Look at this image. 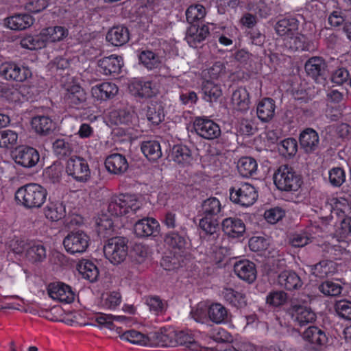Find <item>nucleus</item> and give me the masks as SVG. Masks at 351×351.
I'll return each instance as SVG.
<instances>
[{"instance_id":"23","label":"nucleus","mask_w":351,"mask_h":351,"mask_svg":"<svg viewBox=\"0 0 351 351\" xmlns=\"http://www.w3.org/2000/svg\"><path fill=\"white\" fill-rule=\"evenodd\" d=\"M301 147L306 153L311 154L318 149L319 138L318 133L312 128H306L300 134Z\"/></svg>"},{"instance_id":"61","label":"nucleus","mask_w":351,"mask_h":351,"mask_svg":"<svg viewBox=\"0 0 351 351\" xmlns=\"http://www.w3.org/2000/svg\"><path fill=\"white\" fill-rule=\"evenodd\" d=\"M110 215L106 212H104L101 217L97 221L99 234H103L104 236L110 234L113 231V221L110 217Z\"/></svg>"},{"instance_id":"55","label":"nucleus","mask_w":351,"mask_h":351,"mask_svg":"<svg viewBox=\"0 0 351 351\" xmlns=\"http://www.w3.org/2000/svg\"><path fill=\"white\" fill-rule=\"evenodd\" d=\"M146 116L153 125H159L165 119L163 107L160 104H152L147 107Z\"/></svg>"},{"instance_id":"42","label":"nucleus","mask_w":351,"mask_h":351,"mask_svg":"<svg viewBox=\"0 0 351 351\" xmlns=\"http://www.w3.org/2000/svg\"><path fill=\"white\" fill-rule=\"evenodd\" d=\"M77 270L82 277L90 282H94L99 276V270L90 261L83 260L77 265Z\"/></svg>"},{"instance_id":"40","label":"nucleus","mask_w":351,"mask_h":351,"mask_svg":"<svg viewBox=\"0 0 351 351\" xmlns=\"http://www.w3.org/2000/svg\"><path fill=\"white\" fill-rule=\"evenodd\" d=\"M202 92L203 99L210 103L216 102L222 95L220 86L209 80L203 83Z\"/></svg>"},{"instance_id":"33","label":"nucleus","mask_w":351,"mask_h":351,"mask_svg":"<svg viewBox=\"0 0 351 351\" xmlns=\"http://www.w3.org/2000/svg\"><path fill=\"white\" fill-rule=\"evenodd\" d=\"M231 102L237 110L247 111L250 104L249 93L245 88L239 87L233 92Z\"/></svg>"},{"instance_id":"6","label":"nucleus","mask_w":351,"mask_h":351,"mask_svg":"<svg viewBox=\"0 0 351 351\" xmlns=\"http://www.w3.org/2000/svg\"><path fill=\"white\" fill-rule=\"evenodd\" d=\"M63 245L69 254H82L90 245V237L82 230L71 231L64 239Z\"/></svg>"},{"instance_id":"45","label":"nucleus","mask_w":351,"mask_h":351,"mask_svg":"<svg viewBox=\"0 0 351 351\" xmlns=\"http://www.w3.org/2000/svg\"><path fill=\"white\" fill-rule=\"evenodd\" d=\"M171 159L178 164H189L192 160L191 151L184 145H174L171 149Z\"/></svg>"},{"instance_id":"17","label":"nucleus","mask_w":351,"mask_h":351,"mask_svg":"<svg viewBox=\"0 0 351 351\" xmlns=\"http://www.w3.org/2000/svg\"><path fill=\"white\" fill-rule=\"evenodd\" d=\"M134 230L138 237H155L159 234L160 224L152 217H145L135 223Z\"/></svg>"},{"instance_id":"56","label":"nucleus","mask_w":351,"mask_h":351,"mask_svg":"<svg viewBox=\"0 0 351 351\" xmlns=\"http://www.w3.org/2000/svg\"><path fill=\"white\" fill-rule=\"evenodd\" d=\"M247 8L258 19H266L271 14V7L263 0L249 3Z\"/></svg>"},{"instance_id":"27","label":"nucleus","mask_w":351,"mask_h":351,"mask_svg":"<svg viewBox=\"0 0 351 351\" xmlns=\"http://www.w3.org/2000/svg\"><path fill=\"white\" fill-rule=\"evenodd\" d=\"M278 285L287 291L298 289L302 287V282L300 276L293 271L285 270L278 276Z\"/></svg>"},{"instance_id":"26","label":"nucleus","mask_w":351,"mask_h":351,"mask_svg":"<svg viewBox=\"0 0 351 351\" xmlns=\"http://www.w3.org/2000/svg\"><path fill=\"white\" fill-rule=\"evenodd\" d=\"M222 229L230 237L238 238L245 232V225L243 220L237 217L226 218L222 221Z\"/></svg>"},{"instance_id":"11","label":"nucleus","mask_w":351,"mask_h":351,"mask_svg":"<svg viewBox=\"0 0 351 351\" xmlns=\"http://www.w3.org/2000/svg\"><path fill=\"white\" fill-rule=\"evenodd\" d=\"M306 75L317 82L325 80L328 73L326 60L321 56L310 58L304 64Z\"/></svg>"},{"instance_id":"34","label":"nucleus","mask_w":351,"mask_h":351,"mask_svg":"<svg viewBox=\"0 0 351 351\" xmlns=\"http://www.w3.org/2000/svg\"><path fill=\"white\" fill-rule=\"evenodd\" d=\"M47 219L51 221H58L66 216V208L62 202H49L44 208Z\"/></svg>"},{"instance_id":"20","label":"nucleus","mask_w":351,"mask_h":351,"mask_svg":"<svg viewBox=\"0 0 351 351\" xmlns=\"http://www.w3.org/2000/svg\"><path fill=\"white\" fill-rule=\"evenodd\" d=\"M123 64L121 56L111 55L98 61V71L105 75L118 74L121 71Z\"/></svg>"},{"instance_id":"53","label":"nucleus","mask_w":351,"mask_h":351,"mask_svg":"<svg viewBox=\"0 0 351 351\" xmlns=\"http://www.w3.org/2000/svg\"><path fill=\"white\" fill-rule=\"evenodd\" d=\"M278 149L281 155L286 158H291L298 151V142L293 138H288L278 145Z\"/></svg>"},{"instance_id":"32","label":"nucleus","mask_w":351,"mask_h":351,"mask_svg":"<svg viewBox=\"0 0 351 351\" xmlns=\"http://www.w3.org/2000/svg\"><path fill=\"white\" fill-rule=\"evenodd\" d=\"M130 39L129 31L124 26L111 28L106 35V40L114 46H122Z\"/></svg>"},{"instance_id":"19","label":"nucleus","mask_w":351,"mask_h":351,"mask_svg":"<svg viewBox=\"0 0 351 351\" xmlns=\"http://www.w3.org/2000/svg\"><path fill=\"white\" fill-rule=\"evenodd\" d=\"M64 99L70 107L80 108L86 101V94L80 86L74 84L66 88Z\"/></svg>"},{"instance_id":"59","label":"nucleus","mask_w":351,"mask_h":351,"mask_svg":"<svg viewBox=\"0 0 351 351\" xmlns=\"http://www.w3.org/2000/svg\"><path fill=\"white\" fill-rule=\"evenodd\" d=\"M288 299L287 294L283 291H274L268 293L266 302L270 306L278 307L286 303Z\"/></svg>"},{"instance_id":"58","label":"nucleus","mask_w":351,"mask_h":351,"mask_svg":"<svg viewBox=\"0 0 351 351\" xmlns=\"http://www.w3.org/2000/svg\"><path fill=\"white\" fill-rule=\"evenodd\" d=\"M350 78L351 74L348 69L344 66L337 67L331 74L332 82L338 85L348 84Z\"/></svg>"},{"instance_id":"3","label":"nucleus","mask_w":351,"mask_h":351,"mask_svg":"<svg viewBox=\"0 0 351 351\" xmlns=\"http://www.w3.org/2000/svg\"><path fill=\"white\" fill-rule=\"evenodd\" d=\"M141 204L134 195L120 194L113 195L108 199L103 208L112 217H121L130 213H136L140 208Z\"/></svg>"},{"instance_id":"31","label":"nucleus","mask_w":351,"mask_h":351,"mask_svg":"<svg viewBox=\"0 0 351 351\" xmlns=\"http://www.w3.org/2000/svg\"><path fill=\"white\" fill-rule=\"evenodd\" d=\"M118 87L113 83L104 82L94 86L91 88L92 95L97 99L106 100L115 96Z\"/></svg>"},{"instance_id":"62","label":"nucleus","mask_w":351,"mask_h":351,"mask_svg":"<svg viewBox=\"0 0 351 351\" xmlns=\"http://www.w3.org/2000/svg\"><path fill=\"white\" fill-rule=\"evenodd\" d=\"M111 117L114 119L115 124L129 125L132 123L134 114L126 109H119L111 113Z\"/></svg>"},{"instance_id":"15","label":"nucleus","mask_w":351,"mask_h":351,"mask_svg":"<svg viewBox=\"0 0 351 351\" xmlns=\"http://www.w3.org/2000/svg\"><path fill=\"white\" fill-rule=\"evenodd\" d=\"M176 330L172 328H162L150 333L151 347H176Z\"/></svg>"},{"instance_id":"1","label":"nucleus","mask_w":351,"mask_h":351,"mask_svg":"<svg viewBox=\"0 0 351 351\" xmlns=\"http://www.w3.org/2000/svg\"><path fill=\"white\" fill-rule=\"evenodd\" d=\"M221 210V204L215 197L203 200L197 208V216L201 217L199 226L208 234V240L210 241H215L219 237V217Z\"/></svg>"},{"instance_id":"8","label":"nucleus","mask_w":351,"mask_h":351,"mask_svg":"<svg viewBox=\"0 0 351 351\" xmlns=\"http://www.w3.org/2000/svg\"><path fill=\"white\" fill-rule=\"evenodd\" d=\"M66 172L77 182H86L90 178L88 162L84 158L73 156L66 165Z\"/></svg>"},{"instance_id":"14","label":"nucleus","mask_w":351,"mask_h":351,"mask_svg":"<svg viewBox=\"0 0 351 351\" xmlns=\"http://www.w3.org/2000/svg\"><path fill=\"white\" fill-rule=\"evenodd\" d=\"M40 160L39 152L29 146H21L16 149L14 154L15 162L25 168L35 167Z\"/></svg>"},{"instance_id":"4","label":"nucleus","mask_w":351,"mask_h":351,"mask_svg":"<svg viewBox=\"0 0 351 351\" xmlns=\"http://www.w3.org/2000/svg\"><path fill=\"white\" fill-rule=\"evenodd\" d=\"M274 182L280 191L295 192L300 188L302 180L293 167L281 165L274 174Z\"/></svg>"},{"instance_id":"10","label":"nucleus","mask_w":351,"mask_h":351,"mask_svg":"<svg viewBox=\"0 0 351 351\" xmlns=\"http://www.w3.org/2000/svg\"><path fill=\"white\" fill-rule=\"evenodd\" d=\"M193 128L199 136L209 141L217 138L221 133L219 125L206 117H196Z\"/></svg>"},{"instance_id":"24","label":"nucleus","mask_w":351,"mask_h":351,"mask_svg":"<svg viewBox=\"0 0 351 351\" xmlns=\"http://www.w3.org/2000/svg\"><path fill=\"white\" fill-rule=\"evenodd\" d=\"M302 338L314 347H322L326 345L328 336L326 331L317 326H311L302 333Z\"/></svg>"},{"instance_id":"63","label":"nucleus","mask_w":351,"mask_h":351,"mask_svg":"<svg viewBox=\"0 0 351 351\" xmlns=\"http://www.w3.org/2000/svg\"><path fill=\"white\" fill-rule=\"evenodd\" d=\"M319 290L326 295L337 296L341 293L342 287L338 283L326 280L319 286Z\"/></svg>"},{"instance_id":"49","label":"nucleus","mask_w":351,"mask_h":351,"mask_svg":"<svg viewBox=\"0 0 351 351\" xmlns=\"http://www.w3.org/2000/svg\"><path fill=\"white\" fill-rule=\"evenodd\" d=\"M165 242L167 245L179 250L185 249L187 245L184 234L176 231L168 232L165 237Z\"/></svg>"},{"instance_id":"7","label":"nucleus","mask_w":351,"mask_h":351,"mask_svg":"<svg viewBox=\"0 0 351 351\" xmlns=\"http://www.w3.org/2000/svg\"><path fill=\"white\" fill-rule=\"evenodd\" d=\"M258 198V192L252 185L244 183L239 187L230 189V199L237 204L248 207L254 204Z\"/></svg>"},{"instance_id":"48","label":"nucleus","mask_w":351,"mask_h":351,"mask_svg":"<svg viewBox=\"0 0 351 351\" xmlns=\"http://www.w3.org/2000/svg\"><path fill=\"white\" fill-rule=\"evenodd\" d=\"M47 256L46 248L42 243H32L26 251V257L32 263L43 262Z\"/></svg>"},{"instance_id":"39","label":"nucleus","mask_w":351,"mask_h":351,"mask_svg":"<svg viewBox=\"0 0 351 351\" xmlns=\"http://www.w3.org/2000/svg\"><path fill=\"white\" fill-rule=\"evenodd\" d=\"M237 167L241 176L249 178L256 173L258 165L254 158L245 156L239 160Z\"/></svg>"},{"instance_id":"22","label":"nucleus","mask_w":351,"mask_h":351,"mask_svg":"<svg viewBox=\"0 0 351 351\" xmlns=\"http://www.w3.org/2000/svg\"><path fill=\"white\" fill-rule=\"evenodd\" d=\"M105 167L110 173L122 175L128 169L129 164L123 155L116 153L106 158Z\"/></svg>"},{"instance_id":"9","label":"nucleus","mask_w":351,"mask_h":351,"mask_svg":"<svg viewBox=\"0 0 351 351\" xmlns=\"http://www.w3.org/2000/svg\"><path fill=\"white\" fill-rule=\"evenodd\" d=\"M0 75L7 80L22 82L32 77V71L14 62H5L0 65Z\"/></svg>"},{"instance_id":"57","label":"nucleus","mask_w":351,"mask_h":351,"mask_svg":"<svg viewBox=\"0 0 351 351\" xmlns=\"http://www.w3.org/2000/svg\"><path fill=\"white\" fill-rule=\"evenodd\" d=\"M18 134L11 130L0 131V147L11 148L17 143Z\"/></svg>"},{"instance_id":"35","label":"nucleus","mask_w":351,"mask_h":351,"mask_svg":"<svg viewBox=\"0 0 351 351\" xmlns=\"http://www.w3.org/2000/svg\"><path fill=\"white\" fill-rule=\"evenodd\" d=\"M31 123L36 133L44 136L49 134L54 129V123L49 116H35Z\"/></svg>"},{"instance_id":"50","label":"nucleus","mask_w":351,"mask_h":351,"mask_svg":"<svg viewBox=\"0 0 351 351\" xmlns=\"http://www.w3.org/2000/svg\"><path fill=\"white\" fill-rule=\"evenodd\" d=\"M21 45L23 48L29 50H36L45 47V43L42 31L38 35H27L21 40Z\"/></svg>"},{"instance_id":"60","label":"nucleus","mask_w":351,"mask_h":351,"mask_svg":"<svg viewBox=\"0 0 351 351\" xmlns=\"http://www.w3.org/2000/svg\"><path fill=\"white\" fill-rule=\"evenodd\" d=\"M0 99L10 102H16L19 100V92L12 86L0 84Z\"/></svg>"},{"instance_id":"52","label":"nucleus","mask_w":351,"mask_h":351,"mask_svg":"<svg viewBox=\"0 0 351 351\" xmlns=\"http://www.w3.org/2000/svg\"><path fill=\"white\" fill-rule=\"evenodd\" d=\"M64 172V167L60 162H54L51 166L47 167L44 171V176L52 183L60 182Z\"/></svg>"},{"instance_id":"13","label":"nucleus","mask_w":351,"mask_h":351,"mask_svg":"<svg viewBox=\"0 0 351 351\" xmlns=\"http://www.w3.org/2000/svg\"><path fill=\"white\" fill-rule=\"evenodd\" d=\"M291 319L295 324L303 326L316 319V315L311 307L291 302L289 309Z\"/></svg>"},{"instance_id":"36","label":"nucleus","mask_w":351,"mask_h":351,"mask_svg":"<svg viewBox=\"0 0 351 351\" xmlns=\"http://www.w3.org/2000/svg\"><path fill=\"white\" fill-rule=\"evenodd\" d=\"M176 346H184L185 349L191 351H206V348L202 347L194 337L184 331H176Z\"/></svg>"},{"instance_id":"54","label":"nucleus","mask_w":351,"mask_h":351,"mask_svg":"<svg viewBox=\"0 0 351 351\" xmlns=\"http://www.w3.org/2000/svg\"><path fill=\"white\" fill-rule=\"evenodd\" d=\"M53 150L60 158L70 156L73 152V145L64 138H58L53 143Z\"/></svg>"},{"instance_id":"29","label":"nucleus","mask_w":351,"mask_h":351,"mask_svg":"<svg viewBox=\"0 0 351 351\" xmlns=\"http://www.w3.org/2000/svg\"><path fill=\"white\" fill-rule=\"evenodd\" d=\"M129 88L132 94L142 98H150L156 94L154 85L150 81L134 80Z\"/></svg>"},{"instance_id":"38","label":"nucleus","mask_w":351,"mask_h":351,"mask_svg":"<svg viewBox=\"0 0 351 351\" xmlns=\"http://www.w3.org/2000/svg\"><path fill=\"white\" fill-rule=\"evenodd\" d=\"M221 296L226 302L233 306L241 308L246 305L245 294L232 288H223L221 291Z\"/></svg>"},{"instance_id":"41","label":"nucleus","mask_w":351,"mask_h":351,"mask_svg":"<svg viewBox=\"0 0 351 351\" xmlns=\"http://www.w3.org/2000/svg\"><path fill=\"white\" fill-rule=\"evenodd\" d=\"M336 270L335 263L332 261L324 260L311 267V273L319 278L332 275Z\"/></svg>"},{"instance_id":"47","label":"nucleus","mask_w":351,"mask_h":351,"mask_svg":"<svg viewBox=\"0 0 351 351\" xmlns=\"http://www.w3.org/2000/svg\"><path fill=\"white\" fill-rule=\"evenodd\" d=\"M140 62L147 69L152 70L160 66V57L151 50H143L138 54Z\"/></svg>"},{"instance_id":"18","label":"nucleus","mask_w":351,"mask_h":351,"mask_svg":"<svg viewBox=\"0 0 351 351\" xmlns=\"http://www.w3.org/2000/svg\"><path fill=\"white\" fill-rule=\"evenodd\" d=\"M47 292L53 300L71 303L74 300L75 294L71 287L62 282H52L47 287Z\"/></svg>"},{"instance_id":"46","label":"nucleus","mask_w":351,"mask_h":351,"mask_svg":"<svg viewBox=\"0 0 351 351\" xmlns=\"http://www.w3.org/2000/svg\"><path fill=\"white\" fill-rule=\"evenodd\" d=\"M141 149L145 156L149 160L156 161L162 156L160 145L156 141L143 142Z\"/></svg>"},{"instance_id":"43","label":"nucleus","mask_w":351,"mask_h":351,"mask_svg":"<svg viewBox=\"0 0 351 351\" xmlns=\"http://www.w3.org/2000/svg\"><path fill=\"white\" fill-rule=\"evenodd\" d=\"M209 319L213 322L220 324L228 321V310L221 304H211L208 309Z\"/></svg>"},{"instance_id":"44","label":"nucleus","mask_w":351,"mask_h":351,"mask_svg":"<svg viewBox=\"0 0 351 351\" xmlns=\"http://www.w3.org/2000/svg\"><path fill=\"white\" fill-rule=\"evenodd\" d=\"M285 47L292 51H308L309 43L308 38L298 31V34L287 38L284 41Z\"/></svg>"},{"instance_id":"37","label":"nucleus","mask_w":351,"mask_h":351,"mask_svg":"<svg viewBox=\"0 0 351 351\" xmlns=\"http://www.w3.org/2000/svg\"><path fill=\"white\" fill-rule=\"evenodd\" d=\"M69 34L66 28L62 26L49 27L42 29L45 45L47 43L58 42L65 38Z\"/></svg>"},{"instance_id":"16","label":"nucleus","mask_w":351,"mask_h":351,"mask_svg":"<svg viewBox=\"0 0 351 351\" xmlns=\"http://www.w3.org/2000/svg\"><path fill=\"white\" fill-rule=\"evenodd\" d=\"M209 27L206 25L190 24L185 34V40L191 47L196 48L209 36Z\"/></svg>"},{"instance_id":"51","label":"nucleus","mask_w":351,"mask_h":351,"mask_svg":"<svg viewBox=\"0 0 351 351\" xmlns=\"http://www.w3.org/2000/svg\"><path fill=\"white\" fill-rule=\"evenodd\" d=\"M186 21L189 24H195L204 19L206 11V8L200 4L190 5L186 10Z\"/></svg>"},{"instance_id":"28","label":"nucleus","mask_w":351,"mask_h":351,"mask_svg":"<svg viewBox=\"0 0 351 351\" xmlns=\"http://www.w3.org/2000/svg\"><path fill=\"white\" fill-rule=\"evenodd\" d=\"M117 330L122 340L135 345L151 347L150 333L146 335L135 330H128L121 334V329L120 328H117Z\"/></svg>"},{"instance_id":"5","label":"nucleus","mask_w":351,"mask_h":351,"mask_svg":"<svg viewBox=\"0 0 351 351\" xmlns=\"http://www.w3.org/2000/svg\"><path fill=\"white\" fill-rule=\"evenodd\" d=\"M128 240L121 237L108 239L104 246L105 257L113 265L123 263L128 256Z\"/></svg>"},{"instance_id":"25","label":"nucleus","mask_w":351,"mask_h":351,"mask_svg":"<svg viewBox=\"0 0 351 351\" xmlns=\"http://www.w3.org/2000/svg\"><path fill=\"white\" fill-rule=\"evenodd\" d=\"M34 22L32 16L27 13H19L7 17L5 25L12 30L21 31L30 27Z\"/></svg>"},{"instance_id":"21","label":"nucleus","mask_w":351,"mask_h":351,"mask_svg":"<svg viewBox=\"0 0 351 351\" xmlns=\"http://www.w3.org/2000/svg\"><path fill=\"white\" fill-rule=\"evenodd\" d=\"M234 271L240 279L250 284L256 278L255 264L247 259L236 262L234 265Z\"/></svg>"},{"instance_id":"12","label":"nucleus","mask_w":351,"mask_h":351,"mask_svg":"<svg viewBox=\"0 0 351 351\" xmlns=\"http://www.w3.org/2000/svg\"><path fill=\"white\" fill-rule=\"evenodd\" d=\"M304 21V18L298 15L281 19L277 21L274 29L276 34L286 40L291 36L298 34L300 23Z\"/></svg>"},{"instance_id":"2","label":"nucleus","mask_w":351,"mask_h":351,"mask_svg":"<svg viewBox=\"0 0 351 351\" xmlns=\"http://www.w3.org/2000/svg\"><path fill=\"white\" fill-rule=\"evenodd\" d=\"M47 191L43 186L36 184H27L16 191V200L26 208H40L46 201Z\"/></svg>"},{"instance_id":"30","label":"nucleus","mask_w":351,"mask_h":351,"mask_svg":"<svg viewBox=\"0 0 351 351\" xmlns=\"http://www.w3.org/2000/svg\"><path fill=\"white\" fill-rule=\"evenodd\" d=\"M275 101L273 99L266 97L261 99L256 107V114L258 119L263 122L270 121L275 113Z\"/></svg>"},{"instance_id":"64","label":"nucleus","mask_w":351,"mask_h":351,"mask_svg":"<svg viewBox=\"0 0 351 351\" xmlns=\"http://www.w3.org/2000/svg\"><path fill=\"white\" fill-rule=\"evenodd\" d=\"M335 311L337 315L346 320H351V302L346 300L336 302Z\"/></svg>"}]
</instances>
